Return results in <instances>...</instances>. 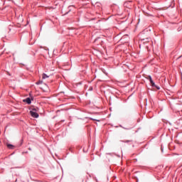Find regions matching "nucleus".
<instances>
[{"mask_svg": "<svg viewBox=\"0 0 182 182\" xmlns=\"http://www.w3.org/2000/svg\"><path fill=\"white\" fill-rule=\"evenodd\" d=\"M30 114L31 115L32 117H34V118L39 117V114H38V112H36L35 111H30Z\"/></svg>", "mask_w": 182, "mask_h": 182, "instance_id": "1", "label": "nucleus"}, {"mask_svg": "<svg viewBox=\"0 0 182 182\" xmlns=\"http://www.w3.org/2000/svg\"><path fill=\"white\" fill-rule=\"evenodd\" d=\"M23 102H26L28 105L31 104V99L30 97H26V99L23 100Z\"/></svg>", "mask_w": 182, "mask_h": 182, "instance_id": "2", "label": "nucleus"}, {"mask_svg": "<svg viewBox=\"0 0 182 182\" xmlns=\"http://www.w3.org/2000/svg\"><path fill=\"white\" fill-rule=\"evenodd\" d=\"M148 78H149V82H150L151 85L152 87H156V85H155L154 82L153 81L151 77V76H149Z\"/></svg>", "mask_w": 182, "mask_h": 182, "instance_id": "3", "label": "nucleus"}, {"mask_svg": "<svg viewBox=\"0 0 182 182\" xmlns=\"http://www.w3.org/2000/svg\"><path fill=\"white\" fill-rule=\"evenodd\" d=\"M42 78H43V80H45L46 78H49V75L43 73V75H42Z\"/></svg>", "mask_w": 182, "mask_h": 182, "instance_id": "4", "label": "nucleus"}, {"mask_svg": "<svg viewBox=\"0 0 182 182\" xmlns=\"http://www.w3.org/2000/svg\"><path fill=\"white\" fill-rule=\"evenodd\" d=\"M7 147L10 149H14L15 148L12 144H7Z\"/></svg>", "mask_w": 182, "mask_h": 182, "instance_id": "5", "label": "nucleus"}, {"mask_svg": "<svg viewBox=\"0 0 182 182\" xmlns=\"http://www.w3.org/2000/svg\"><path fill=\"white\" fill-rule=\"evenodd\" d=\"M36 84L37 85H42L43 84V80H39V81L36 82Z\"/></svg>", "mask_w": 182, "mask_h": 182, "instance_id": "6", "label": "nucleus"}, {"mask_svg": "<svg viewBox=\"0 0 182 182\" xmlns=\"http://www.w3.org/2000/svg\"><path fill=\"white\" fill-rule=\"evenodd\" d=\"M37 109L36 108H33L32 112H36Z\"/></svg>", "mask_w": 182, "mask_h": 182, "instance_id": "7", "label": "nucleus"}, {"mask_svg": "<svg viewBox=\"0 0 182 182\" xmlns=\"http://www.w3.org/2000/svg\"><path fill=\"white\" fill-rule=\"evenodd\" d=\"M96 121L100 122L99 119H96Z\"/></svg>", "mask_w": 182, "mask_h": 182, "instance_id": "8", "label": "nucleus"}]
</instances>
